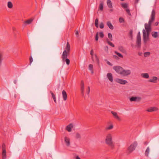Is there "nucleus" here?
Listing matches in <instances>:
<instances>
[{"label":"nucleus","instance_id":"nucleus-22","mask_svg":"<svg viewBox=\"0 0 159 159\" xmlns=\"http://www.w3.org/2000/svg\"><path fill=\"white\" fill-rule=\"evenodd\" d=\"M107 25L110 29H113L114 27L110 21H107Z\"/></svg>","mask_w":159,"mask_h":159},{"label":"nucleus","instance_id":"nucleus-34","mask_svg":"<svg viewBox=\"0 0 159 159\" xmlns=\"http://www.w3.org/2000/svg\"><path fill=\"white\" fill-rule=\"evenodd\" d=\"M99 9L101 11L103 10V3L102 2L101 3L99 6Z\"/></svg>","mask_w":159,"mask_h":159},{"label":"nucleus","instance_id":"nucleus-14","mask_svg":"<svg viewBox=\"0 0 159 159\" xmlns=\"http://www.w3.org/2000/svg\"><path fill=\"white\" fill-rule=\"evenodd\" d=\"M158 110L157 108L156 107H151L147 110V111L148 112H152L157 111Z\"/></svg>","mask_w":159,"mask_h":159},{"label":"nucleus","instance_id":"nucleus-9","mask_svg":"<svg viewBox=\"0 0 159 159\" xmlns=\"http://www.w3.org/2000/svg\"><path fill=\"white\" fill-rule=\"evenodd\" d=\"M69 54L70 52L68 53V52L66 51V50H64L62 55V60H63L67 58L68 55Z\"/></svg>","mask_w":159,"mask_h":159},{"label":"nucleus","instance_id":"nucleus-1","mask_svg":"<svg viewBox=\"0 0 159 159\" xmlns=\"http://www.w3.org/2000/svg\"><path fill=\"white\" fill-rule=\"evenodd\" d=\"M112 137V135L111 134H108L106 136L105 143L107 145L110 147L111 150H113L115 149V145L113 143Z\"/></svg>","mask_w":159,"mask_h":159},{"label":"nucleus","instance_id":"nucleus-45","mask_svg":"<svg viewBox=\"0 0 159 159\" xmlns=\"http://www.w3.org/2000/svg\"><path fill=\"white\" fill-rule=\"evenodd\" d=\"M33 61L32 57L31 56H30V65L31 63Z\"/></svg>","mask_w":159,"mask_h":159},{"label":"nucleus","instance_id":"nucleus-61","mask_svg":"<svg viewBox=\"0 0 159 159\" xmlns=\"http://www.w3.org/2000/svg\"><path fill=\"white\" fill-rule=\"evenodd\" d=\"M12 29L13 30H16V28L14 27H13Z\"/></svg>","mask_w":159,"mask_h":159},{"label":"nucleus","instance_id":"nucleus-23","mask_svg":"<svg viewBox=\"0 0 159 159\" xmlns=\"http://www.w3.org/2000/svg\"><path fill=\"white\" fill-rule=\"evenodd\" d=\"M66 51L68 52L69 53L70 52V44L68 42H67L66 44Z\"/></svg>","mask_w":159,"mask_h":159},{"label":"nucleus","instance_id":"nucleus-4","mask_svg":"<svg viewBox=\"0 0 159 159\" xmlns=\"http://www.w3.org/2000/svg\"><path fill=\"white\" fill-rule=\"evenodd\" d=\"M114 70L118 73L121 75L123 68L119 66H115L113 68Z\"/></svg>","mask_w":159,"mask_h":159},{"label":"nucleus","instance_id":"nucleus-62","mask_svg":"<svg viewBox=\"0 0 159 159\" xmlns=\"http://www.w3.org/2000/svg\"><path fill=\"white\" fill-rule=\"evenodd\" d=\"M90 70L91 71V73L92 74H93V69L92 70Z\"/></svg>","mask_w":159,"mask_h":159},{"label":"nucleus","instance_id":"nucleus-36","mask_svg":"<svg viewBox=\"0 0 159 159\" xmlns=\"http://www.w3.org/2000/svg\"><path fill=\"white\" fill-rule=\"evenodd\" d=\"M115 53L117 55H118L119 57H120L121 58H123V56L121 54L117 52L116 51L115 52Z\"/></svg>","mask_w":159,"mask_h":159},{"label":"nucleus","instance_id":"nucleus-10","mask_svg":"<svg viewBox=\"0 0 159 159\" xmlns=\"http://www.w3.org/2000/svg\"><path fill=\"white\" fill-rule=\"evenodd\" d=\"M111 113L113 115L114 118L116 119H117L118 120L120 121L121 120V119L118 116L117 113L115 111H111Z\"/></svg>","mask_w":159,"mask_h":159},{"label":"nucleus","instance_id":"nucleus-17","mask_svg":"<svg viewBox=\"0 0 159 159\" xmlns=\"http://www.w3.org/2000/svg\"><path fill=\"white\" fill-rule=\"evenodd\" d=\"M73 125L72 124H70L68 125L66 128V129L68 132H70L71 131V128H73Z\"/></svg>","mask_w":159,"mask_h":159},{"label":"nucleus","instance_id":"nucleus-28","mask_svg":"<svg viewBox=\"0 0 159 159\" xmlns=\"http://www.w3.org/2000/svg\"><path fill=\"white\" fill-rule=\"evenodd\" d=\"M149 147H148L147 149H146L145 153V155L146 157H148V153L149 152Z\"/></svg>","mask_w":159,"mask_h":159},{"label":"nucleus","instance_id":"nucleus-19","mask_svg":"<svg viewBox=\"0 0 159 159\" xmlns=\"http://www.w3.org/2000/svg\"><path fill=\"white\" fill-rule=\"evenodd\" d=\"M33 19H31L26 20L24 22V25H26L30 24L33 21Z\"/></svg>","mask_w":159,"mask_h":159},{"label":"nucleus","instance_id":"nucleus-51","mask_svg":"<svg viewBox=\"0 0 159 159\" xmlns=\"http://www.w3.org/2000/svg\"><path fill=\"white\" fill-rule=\"evenodd\" d=\"M126 11L127 13L129 15H131V14L130 13V10L129 9H126Z\"/></svg>","mask_w":159,"mask_h":159},{"label":"nucleus","instance_id":"nucleus-54","mask_svg":"<svg viewBox=\"0 0 159 159\" xmlns=\"http://www.w3.org/2000/svg\"><path fill=\"white\" fill-rule=\"evenodd\" d=\"M75 34L76 35H78L77 36L78 37V36L79 32H78V31H77V30L75 31Z\"/></svg>","mask_w":159,"mask_h":159},{"label":"nucleus","instance_id":"nucleus-32","mask_svg":"<svg viewBox=\"0 0 159 159\" xmlns=\"http://www.w3.org/2000/svg\"><path fill=\"white\" fill-rule=\"evenodd\" d=\"M113 126L112 125H111L110 126L107 127L105 128L106 130H110L112 129L113 128Z\"/></svg>","mask_w":159,"mask_h":159},{"label":"nucleus","instance_id":"nucleus-37","mask_svg":"<svg viewBox=\"0 0 159 159\" xmlns=\"http://www.w3.org/2000/svg\"><path fill=\"white\" fill-rule=\"evenodd\" d=\"M108 38L111 41H112L113 40L111 34L110 33H109L108 34Z\"/></svg>","mask_w":159,"mask_h":159},{"label":"nucleus","instance_id":"nucleus-30","mask_svg":"<svg viewBox=\"0 0 159 159\" xmlns=\"http://www.w3.org/2000/svg\"><path fill=\"white\" fill-rule=\"evenodd\" d=\"M63 62H66V63L67 65H69L70 64V61L69 59H68L66 58V59H65L64 60H62Z\"/></svg>","mask_w":159,"mask_h":159},{"label":"nucleus","instance_id":"nucleus-55","mask_svg":"<svg viewBox=\"0 0 159 159\" xmlns=\"http://www.w3.org/2000/svg\"><path fill=\"white\" fill-rule=\"evenodd\" d=\"M107 63L109 65H110V66H112V64L110 62H109V61H107Z\"/></svg>","mask_w":159,"mask_h":159},{"label":"nucleus","instance_id":"nucleus-40","mask_svg":"<svg viewBox=\"0 0 159 159\" xmlns=\"http://www.w3.org/2000/svg\"><path fill=\"white\" fill-rule=\"evenodd\" d=\"M75 138L76 139L80 138H81L80 135L79 133H76Z\"/></svg>","mask_w":159,"mask_h":159},{"label":"nucleus","instance_id":"nucleus-50","mask_svg":"<svg viewBox=\"0 0 159 159\" xmlns=\"http://www.w3.org/2000/svg\"><path fill=\"white\" fill-rule=\"evenodd\" d=\"M50 93L52 95V98L56 97L55 95L53 94V93L52 91H50Z\"/></svg>","mask_w":159,"mask_h":159},{"label":"nucleus","instance_id":"nucleus-20","mask_svg":"<svg viewBox=\"0 0 159 159\" xmlns=\"http://www.w3.org/2000/svg\"><path fill=\"white\" fill-rule=\"evenodd\" d=\"M151 34L152 37L154 38H157L158 36V33L157 32H152Z\"/></svg>","mask_w":159,"mask_h":159},{"label":"nucleus","instance_id":"nucleus-52","mask_svg":"<svg viewBox=\"0 0 159 159\" xmlns=\"http://www.w3.org/2000/svg\"><path fill=\"white\" fill-rule=\"evenodd\" d=\"M88 92H87V94H89V93H90V87L89 86H88Z\"/></svg>","mask_w":159,"mask_h":159},{"label":"nucleus","instance_id":"nucleus-44","mask_svg":"<svg viewBox=\"0 0 159 159\" xmlns=\"http://www.w3.org/2000/svg\"><path fill=\"white\" fill-rule=\"evenodd\" d=\"M129 35L130 36V37L131 39H132L133 38V30H131L129 32Z\"/></svg>","mask_w":159,"mask_h":159},{"label":"nucleus","instance_id":"nucleus-60","mask_svg":"<svg viewBox=\"0 0 159 159\" xmlns=\"http://www.w3.org/2000/svg\"><path fill=\"white\" fill-rule=\"evenodd\" d=\"M16 82H17V81H16V80H14V83L15 84H16Z\"/></svg>","mask_w":159,"mask_h":159},{"label":"nucleus","instance_id":"nucleus-57","mask_svg":"<svg viewBox=\"0 0 159 159\" xmlns=\"http://www.w3.org/2000/svg\"><path fill=\"white\" fill-rule=\"evenodd\" d=\"M53 100H54V102L55 103H57V102H56V97L54 98H53Z\"/></svg>","mask_w":159,"mask_h":159},{"label":"nucleus","instance_id":"nucleus-6","mask_svg":"<svg viewBox=\"0 0 159 159\" xmlns=\"http://www.w3.org/2000/svg\"><path fill=\"white\" fill-rule=\"evenodd\" d=\"M143 40L144 43H145L148 40L149 36H147L146 32L145 30H143Z\"/></svg>","mask_w":159,"mask_h":159},{"label":"nucleus","instance_id":"nucleus-38","mask_svg":"<svg viewBox=\"0 0 159 159\" xmlns=\"http://www.w3.org/2000/svg\"><path fill=\"white\" fill-rule=\"evenodd\" d=\"M119 21L120 23H124L125 22V20L122 17H120L119 18Z\"/></svg>","mask_w":159,"mask_h":159},{"label":"nucleus","instance_id":"nucleus-53","mask_svg":"<svg viewBox=\"0 0 159 159\" xmlns=\"http://www.w3.org/2000/svg\"><path fill=\"white\" fill-rule=\"evenodd\" d=\"M93 50H92L90 51V54L92 56V57L93 56Z\"/></svg>","mask_w":159,"mask_h":159},{"label":"nucleus","instance_id":"nucleus-48","mask_svg":"<svg viewBox=\"0 0 159 159\" xmlns=\"http://www.w3.org/2000/svg\"><path fill=\"white\" fill-rule=\"evenodd\" d=\"M89 69L90 70L93 69V66L92 64H89Z\"/></svg>","mask_w":159,"mask_h":159},{"label":"nucleus","instance_id":"nucleus-24","mask_svg":"<svg viewBox=\"0 0 159 159\" xmlns=\"http://www.w3.org/2000/svg\"><path fill=\"white\" fill-rule=\"evenodd\" d=\"M141 76L144 78L148 79L149 77V75L148 73H142L141 74Z\"/></svg>","mask_w":159,"mask_h":159},{"label":"nucleus","instance_id":"nucleus-35","mask_svg":"<svg viewBox=\"0 0 159 159\" xmlns=\"http://www.w3.org/2000/svg\"><path fill=\"white\" fill-rule=\"evenodd\" d=\"M121 6L124 8H126L128 7V4L127 3H121Z\"/></svg>","mask_w":159,"mask_h":159},{"label":"nucleus","instance_id":"nucleus-21","mask_svg":"<svg viewBox=\"0 0 159 159\" xmlns=\"http://www.w3.org/2000/svg\"><path fill=\"white\" fill-rule=\"evenodd\" d=\"M136 44L138 47L140 48L141 45V39H137Z\"/></svg>","mask_w":159,"mask_h":159},{"label":"nucleus","instance_id":"nucleus-33","mask_svg":"<svg viewBox=\"0 0 159 159\" xmlns=\"http://www.w3.org/2000/svg\"><path fill=\"white\" fill-rule=\"evenodd\" d=\"M95 25L97 28L98 27V18L96 19L95 21Z\"/></svg>","mask_w":159,"mask_h":159},{"label":"nucleus","instance_id":"nucleus-46","mask_svg":"<svg viewBox=\"0 0 159 159\" xmlns=\"http://www.w3.org/2000/svg\"><path fill=\"white\" fill-rule=\"evenodd\" d=\"M98 32H97L96 33V35L95 36V40L98 41Z\"/></svg>","mask_w":159,"mask_h":159},{"label":"nucleus","instance_id":"nucleus-13","mask_svg":"<svg viewBox=\"0 0 159 159\" xmlns=\"http://www.w3.org/2000/svg\"><path fill=\"white\" fill-rule=\"evenodd\" d=\"M151 25L148 23H145L144 25L145 28L146 30H151Z\"/></svg>","mask_w":159,"mask_h":159},{"label":"nucleus","instance_id":"nucleus-64","mask_svg":"<svg viewBox=\"0 0 159 159\" xmlns=\"http://www.w3.org/2000/svg\"><path fill=\"white\" fill-rule=\"evenodd\" d=\"M98 64H99V60H98Z\"/></svg>","mask_w":159,"mask_h":159},{"label":"nucleus","instance_id":"nucleus-26","mask_svg":"<svg viewBox=\"0 0 159 159\" xmlns=\"http://www.w3.org/2000/svg\"><path fill=\"white\" fill-rule=\"evenodd\" d=\"M6 151H2V159H6Z\"/></svg>","mask_w":159,"mask_h":159},{"label":"nucleus","instance_id":"nucleus-18","mask_svg":"<svg viewBox=\"0 0 159 159\" xmlns=\"http://www.w3.org/2000/svg\"><path fill=\"white\" fill-rule=\"evenodd\" d=\"M157 80V77L153 76L152 79L149 80L148 81L152 83H156Z\"/></svg>","mask_w":159,"mask_h":159},{"label":"nucleus","instance_id":"nucleus-47","mask_svg":"<svg viewBox=\"0 0 159 159\" xmlns=\"http://www.w3.org/2000/svg\"><path fill=\"white\" fill-rule=\"evenodd\" d=\"M151 30H146V34L147 36H148L149 37V35L150 34V33L151 32Z\"/></svg>","mask_w":159,"mask_h":159},{"label":"nucleus","instance_id":"nucleus-39","mask_svg":"<svg viewBox=\"0 0 159 159\" xmlns=\"http://www.w3.org/2000/svg\"><path fill=\"white\" fill-rule=\"evenodd\" d=\"M150 54V52H146L144 53V56L145 57H147L149 56Z\"/></svg>","mask_w":159,"mask_h":159},{"label":"nucleus","instance_id":"nucleus-7","mask_svg":"<svg viewBox=\"0 0 159 159\" xmlns=\"http://www.w3.org/2000/svg\"><path fill=\"white\" fill-rule=\"evenodd\" d=\"M141 99V98L139 97H132L130 98V100L131 102H139Z\"/></svg>","mask_w":159,"mask_h":159},{"label":"nucleus","instance_id":"nucleus-29","mask_svg":"<svg viewBox=\"0 0 159 159\" xmlns=\"http://www.w3.org/2000/svg\"><path fill=\"white\" fill-rule=\"evenodd\" d=\"M7 7L9 8H12L13 7V4L11 2H9L7 3Z\"/></svg>","mask_w":159,"mask_h":159},{"label":"nucleus","instance_id":"nucleus-5","mask_svg":"<svg viewBox=\"0 0 159 159\" xmlns=\"http://www.w3.org/2000/svg\"><path fill=\"white\" fill-rule=\"evenodd\" d=\"M131 72L129 70H125L123 68L121 73V75L123 76H126L131 74Z\"/></svg>","mask_w":159,"mask_h":159},{"label":"nucleus","instance_id":"nucleus-43","mask_svg":"<svg viewBox=\"0 0 159 159\" xmlns=\"http://www.w3.org/2000/svg\"><path fill=\"white\" fill-rule=\"evenodd\" d=\"M137 39H141L140 33L139 32L138 33Z\"/></svg>","mask_w":159,"mask_h":159},{"label":"nucleus","instance_id":"nucleus-41","mask_svg":"<svg viewBox=\"0 0 159 159\" xmlns=\"http://www.w3.org/2000/svg\"><path fill=\"white\" fill-rule=\"evenodd\" d=\"M2 151H6V145L4 143H3L2 146Z\"/></svg>","mask_w":159,"mask_h":159},{"label":"nucleus","instance_id":"nucleus-12","mask_svg":"<svg viewBox=\"0 0 159 159\" xmlns=\"http://www.w3.org/2000/svg\"><path fill=\"white\" fill-rule=\"evenodd\" d=\"M81 91L82 96L84 95V83L83 80L81 81Z\"/></svg>","mask_w":159,"mask_h":159},{"label":"nucleus","instance_id":"nucleus-25","mask_svg":"<svg viewBox=\"0 0 159 159\" xmlns=\"http://www.w3.org/2000/svg\"><path fill=\"white\" fill-rule=\"evenodd\" d=\"M107 4L108 7L110 8H111L112 7V4L111 1L110 0H107Z\"/></svg>","mask_w":159,"mask_h":159},{"label":"nucleus","instance_id":"nucleus-15","mask_svg":"<svg viewBox=\"0 0 159 159\" xmlns=\"http://www.w3.org/2000/svg\"><path fill=\"white\" fill-rule=\"evenodd\" d=\"M107 77L108 79L111 82L113 81V78L112 75L111 73H108L107 74Z\"/></svg>","mask_w":159,"mask_h":159},{"label":"nucleus","instance_id":"nucleus-3","mask_svg":"<svg viewBox=\"0 0 159 159\" xmlns=\"http://www.w3.org/2000/svg\"><path fill=\"white\" fill-rule=\"evenodd\" d=\"M155 11L154 10H153L152 12L151 18L148 21V23L152 25V24L155 19Z\"/></svg>","mask_w":159,"mask_h":159},{"label":"nucleus","instance_id":"nucleus-27","mask_svg":"<svg viewBox=\"0 0 159 159\" xmlns=\"http://www.w3.org/2000/svg\"><path fill=\"white\" fill-rule=\"evenodd\" d=\"M118 49L120 52L123 53L125 52V50L122 46H120L119 47Z\"/></svg>","mask_w":159,"mask_h":159},{"label":"nucleus","instance_id":"nucleus-63","mask_svg":"<svg viewBox=\"0 0 159 159\" xmlns=\"http://www.w3.org/2000/svg\"><path fill=\"white\" fill-rule=\"evenodd\" d=\"M144 144H147V142H145V143H144Z\"/></svg>","mask_w":159,"mask_h":159},{"label":"nucleus","instance_id":"nucleus-2","mask_svg":"<svg viewBox=\"0 0 159 159\" xmlns=\"http://www.w3.org/2000/svg\"><path fill=\"white\" fill-rule=\"evenodd\" d=\"M137 145V142L136 141H134L128 147L127 150V153L128 154H129L132 152L135 149Z\"/></svg>","mask_w":159,"mask_h":159},{"label":"nucleus","instance_id":"nucleus-31","mask_svg":"<svg viewBox=\"0 0 159 159\" xmlns=\"http://www.w3.org/2000/svg\"><path fill=\"white\" fill-rule=\"evenodd\" d=\"M107 43L109 44L112 47H115L114 45L111 42L109 41V40L107 39Z\"/></svg>","mask_w":159,"mask_h":159},{"label":"nucleus","instance_id":"nucleus-56","mask_svg":"<svg viewBox=\"0 0 159 159\" xmlns=\"http://www.w3.org/2000/svg\"><path fill=\"white\" fill-rule=\"evenodd\" d=\"M158 24H159L158 22V21L156 22L155 23V26H157L158 25Z\"/></svg>","mask_w":159,"mask_h":159},{"label":"nucleus","instance_id":"nucleus-59","mask_svg":"<svg viewBox=\"0 0 159 159\" xmlns=\"http://www.w3.org/2000/svg\"><path fill=\"white\" fill-rule=\"evenodd\" d=\"M76 159H80V158L78 156H77L76 157Z\"/></svg>","mask_w":159,"mask_h":159},{"label":"nucleus","instance_id":"nucleus-8","mask_svg":"<svg viewBox=\"0 0 159 159\" xmlns=\"http://www.w3.org/2000/svg\"><path fill=\"white\" fill-rule=\"evenodd\" d=\"M116 82L122 84H125L127 83L126 80L120 79H116Z\"/></svg>","mask_w":159,"mask_h":159},{"label":"nucleus","instance_id":"nucleus-58","mask_svg":"<svg viewBox=\"0 0 159 159\" xmlns=\"http://www.w3.org/2000/svg\"><path fill=\"white\" fill-rule=\"evenodd\" d=\"M139 0H135V3H138V2H139Z\"/></svg>","mask_w":159,"mask_h":159},{"label":"nucleus","instance_id":"nucleus-49","mask_svg":"<svg viewBox=\"0 0 159 159\" xmlns=\"http://www.w3.org/2000/svg\"><path fill=\"white\" fill-rule=\"evenodd\" d=\"M100 28L101 29H103L104 28V25L102 23H101L100 24Z\"/></svg>","mask_w":159,"mask_h":159},{"label":"nucleus","instance_id":"nucleus-16","mask_svg":"<svg viewBox=\"0 0 159 159\" xmlns=\"http://www.w3.org/2000/svg\"><path fill=\"white\" fill-rule=\"evenodd\" d=\"M62 95L63 100L66 101L67 99V95L65 91L63 90L62 92Z\"/></svg>","mask_w":159,"mask_h":159},{"label":"nucleus","instance_id":"nucleus-42","mask_svg":"<svg viewBox=\"0 0 159 159\" xmlns=\"http://www.w3.org/2000/svg\"><path fill=\"white\" fill-rule=\"evenodd\" d=\"M100 37L101 38H103L104 37V35L102 32H100L99 33Z\"/></svg>","mask_w":159,"mask_h":159},{"label":"nucleus","instance_id":"nucleus-11","mask_svg":"<svg viewBox=\"0 0 159 159\" xmlns=\"http://www.w3.org/2000/svg\"><path fill=\"white\" fill-rule=\"evenodd\" d=\"M64 141L67 146H69L70 145V139L67 137H64Z\"/></svg>","mask_w":159,"mask_h":159}]
</instances>
